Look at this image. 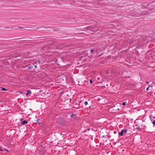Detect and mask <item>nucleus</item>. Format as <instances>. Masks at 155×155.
Returning a JSON list of instances; mask_svg holds the SVG:
<instances>
[{
	"label": "nucleus",
	"mask_w": 155,
	"mask_h": 155,
	"mask_svg": "<svg viewBox=\"0 0 155 155\" xmlns=\"http://www.w3.org/2000/svg\"><path fill=\"white\" fill-rule=\"evenodd\" d=\"M90 83H93L92 81L91 80H90Z\"/></svg>",
	"instance_id": "obj_11"
},
{
	"label": "nucleus",
	"mask_w": 155,
	"mask_h": 155,
	"mask_svg": "<svg viewBox=\"0 0 155 155\" xmlns=\"http://www.w3.org/2000/svg\"><path fill=\"white\" fill-rule=\"evenodd\" d=\"M126 104V102H124L122 104L123 105H125Z\"/></svg>",
	"instance_id": "obj_7"
},
{
	"label": "nucleus",
	"mask_w": 155,
	"mask_h": 155,
	"mask_svg": "<svg viewBox=\"0 0 155 155\" xmlns=\"http://www.w3.org/2000/svg\"><path fill=\"white\" fill-rule=\"evenodd\" d=\"M74 116V114H72L71 115V117H72Z\"/></svg>",
	"instance_id": "obj_12"
},
{
	"label": "nucleus",
	"mask_w": 155,
	"mask_h": 155,
	"mask_svg": "<svg viewBox=\"0 0 155 155\" xmlns=\"http://www.w3.org/2000/svg\"><path fill=\"white\" fill-rule=\"evenodd\" d=\"M2 88V89H1V90L2 91H6V90L5 88Z\"/></svg>",
	"instance_id": "obj_5"
},
{
	"label": "nucleus",
	"mask_w": 155,
	"mask_h": 155,
	"mask_svg": "<svg viewBox=\"0 0 155 155\" xmlns=\"http://www.w3.org/2000/svg\"><path fill=\"white\" fill-rule=\"evenodd\" d=\"M39 120L38 119L37 120V122L38 123V124L39 125V124H40L41 123H40V122H39Z\"/></svg>",
	"instance_id": "obj_6"
},
{
	"label": "nucleus",
	"mask_w": 155,
	"mask_h": 155,
	"mask_svg": "<svg viewBox=\"0 0 155 155\" xmlns=\"http://www.w3.org/2000/svg\"><path fill=\"white\" fill-rule=\"evenodd\" d=\"M153 124L155 125V120H153Z\"/></svg>",
	"instance_id": "obj_8"
},
{
	"label": "nucleus",
	"mask_w": 155,
	"mask_h": 155,
	"mask_svg": "<svg viewBox=\"0 0 155 155\" xmlns=\"http://www.w3.org/2000/svg\"><path fill=\"white\" fill-rule=\"evenodd\" d=\"M146 83H147V84H149V82H148V81H146Z\"/></svg>",
	"instance_id": "obj_13"
},
{
	"label": "nucleus",
	"mask_w": 155,
	"mask_h": 155,
	"mask_svg": "<svg viewBox=\"0 0 155 155\" xmlns=\"http://www.w3.org/2000/svg\"><path fill=\"white\" fill-rule=\"evenodd\" d=\"M35 68H36V67H37L36 65H35Z\"/></svg>",
	"instance_id": "obj_16"
},
{
	"label": "nucleus",
	"mask_w": 155,
	"mask_h": 155,
	"mask_svg": "<svg viewBox=\"0 0 155 155\" xmlns=\"http://www.w3.org/2000/svg\"><path fill=\"white\" fill-rule=\"evenodd\" d=\"M127 131V130L126 129L122 130L121 132L119 133V136H123V135L124 132H126Z\"/></svg>",
	"instance_id": "obj_1"
},
{
	"label": "nucleus",
	"mask_w": 155,
	"mask_h": 155,
	"mask_svg": "<svg viewBox=\"0 0 155 155\" xmlns=\"http://www.w3.org/2000/svg\"><path fill=\"white\" fill-rule=\"evenodd\" d=\"M20 93H21V94H22V92H20Z\"/></svg>",
	"instance_id": "obj_18"
},
{
	"label": "nucleus",
	"mask_w": 155,
	"mask_h": 155,
	"mask_svg": "<svg viewBox=\"0 0 155 155\" xmlns=\"http://www.w3.org/2000/svg\"><path fill=\"white\" fill-rule=\"evenodd\" d=\"M84 104L85 105H87L88 104V102L87 101H85L84 102Z\"/></svg>",
	"instance_id": "obj_4"
},
{
	"label": "nucleus",
	"mask_w": 155,
	"mask_h": 155,
	"mask_svg": "<svg viewBox=\"0 0 155 155\" xmlns=\"http://www.w3.org/2000/svg\"><path fill=\"white\" fill-rule=\"evenodd\" d=\"M94 51V50L93 49H91V52H93Z\"/></svg>",
	"instance_id": "obj_10"
},
{
	"label": "nucleus",
	"mask_w": 155,
	"mask_h": 155,
	"mask_svg": "<svg viewBox=\"0 0 155 155\" xmlns=\"http://www.w3.org/2000/svg\"><path fill=\"white\" fill-rule=\"evenodd\" d=\"M31 93V91L29 90H28L27 91V93L26 94V96H27L29 94Z\"/></svg>",
	"instance_id": "obj_2"
},
{
	"label": "nucleus",
	"mask_w": 155,
	"mask_h": 155,
	"mask_svg": "<svg viewBox=\"0 0 155 155\" xmlns=\"http://www.w3.org/2000/svg\"><path fill=\"white\" fill-rule=\"evenodd\" d=\"M150 87V86L148 87L146 89V90L147 91H148L149 90V88Z\"/></svg>",
	"instance_id": "obj_9"
},
{
	"label": "nucleus",
	"mask_w": 155,
	"mask_h": 155,
	"mask_svg": "<svg viewBox=\"0 0 155 155\" xmlns=\"http://www.w3.org/2000/svg\"><path fill=\"white\" fill-rule=\"evenodd\" d=\"M27 123H28L27 121L26 120H24V121H23L22 122L21 124H22V125H23V124H27Z\"/></svg>",
	"instance_id": "obj_3"
},
{
	"label": "nucleus",
	"mask_w": 155,
	"mask_h": 155,
	"mask_svg": "<svg viewBox=\"0 0 155 155\" xmlns=\"http://www.w3.org/2000/svg\"><path fill=\"white\" fill-rule=\"evenodd\" d=\"M0 150H1V151H3L2 149H0Z\"/></svg>",
	"instance_id": "obj_14"
},
{
	"label": "nucleus",
	"mask_w": 155,
	"mask_h": 155,
	"mask_svg": "<svg viewBox=\"0 0 155 155\" xmlns=\"http://www.w3.org/2000/svg\"><path fill=\"white\" fill-rule=\"evenodd\" d=\"M38 63H39L40 62V61H38Z\"/></svg>",
	"instance_id": "obj_15"
},
{
	"label": "nucleus",
	"mask_w": 155,
	"mask_h": 155,
	"mask_svg": "<svg viewBox=\"0 0 155 155\" xmlns=\"http://www.w3.org/2000/svg\"><path fill=\"white\" fill-rule=\"evenodd\" d=\"M22 120V118L21 119V120Z\"/></svg>",
	"instance_id": "obj_17"
}]
</instances>
